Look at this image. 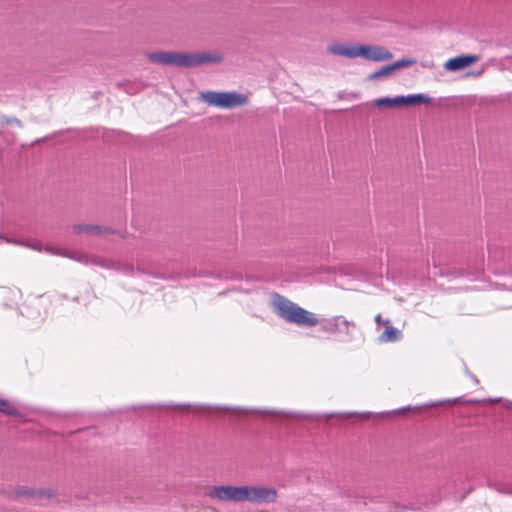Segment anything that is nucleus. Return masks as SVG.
Returning a JSON list of instances; mask_svg holds the SVG:
<instances>
[{"label":"nucleus","instance_id":"nucleus-1","mask_svg":"<svg viewBox=\"0 0 512 512\" xmlns=\"http://www.w3.org/2000/svg\"><path fill=\"white\" fill-rule=\"evenodd\" d=\"M272 307L280 318L299 327L311 328L319 323L316 314L300 307L282 295L275 294L273 296Z\"/></svg>","mask_w":512,"mask_h":512},{"label":"nucleus","instance_id":"nucleus-2","mask_svg":"<svg viewBox=\"0 0 512 512\" xmlns=\"http://www.w3.org/2000/svg\"><path fill=\"white\" fill-rule=\"evenodd\" d=\"M327 51L334 56H342L350 59L361 57L365 60L375 62L389 61L393 58V54L390 51L376 45L333 42L327 47Z\"/></svg>","mask_w":512,"mask_h":512},{"label":"nucleus","instance_id":"nucleus-3","mask_svg":"<svg viewBox=\"0 0 512 512\" xmlns=\"http://www.w3.org/2000/svg\"><path fill=\"white\" fill-rule=\"evenodd\" d=\"M199 99L209 106L224 109L243 106L248 102L246 95L237 92L203 91L200 92Z\"/></svg>","mask_w":512,"mask_h":512},{"label":"nucleus","instance_id":"nucleus-4","mask_svg":"<svg viewBox=\"0 0 512 512\" xmlns=\"http://www.w3.org/2000/svg\"><path fill=\"white\" fill-rule=\"evenodd\" d=\"M277 498V491L272 487L265 486H242V502L271 503Z\"/></svg>","mask_w":512,"mask_h":512},{"label":"nucleus","instance_id":"nucleus-5","mask_svg":"<svg viewBox=\"0 0 512 512\" xmlns=\"http://www.w3.org/2000/svg\"><path fill=\"white\" fill-rule=\"evenodd\" d=\"M355 328L356 324L353 321H349L341 315L326 320L321 327L323 332L341 335L344 340L352 338V330Z\"/></svg>","mask_w":512,"mask_h":512},{"label":"nucleus","instance_id":"nucleus-6","mask_svg":"<svg viewBox=\"0 0 512 512\" xmlns=\"http://www.w3.org/2000/svg\"><path fill=\"white\" fill-rule=\"evenodd\" d=\"M146 58L154 64L185 68V52L159 50L147 53Z\"/></svg>","mask_w":512,"mask_h":512},{"label":"nucleus","instance_id":"nucleus-7","mask_svg":"<svg viewBox=\"0 0 512 512\" xmlns=\"http://www.w3.org/2000/svg\"><path fill=\"white\" fill-rule=\"evenodd\" d=\"M185 68H192L204 64H218L223 61L219 52H185Z\"/></svg>","mask_w":512,"mask_h":512},{"label":"nucleus","instance_id":"nucleus-8","mask_svg":"<svg viewBox=\"0 0 512 512\" xmlns=\"http://www.w3.org/2000/svg\"><path fill=\"white\" fill-rule=\"evenodd\" d=\"M208 496L222 502H242V486H214L209 490Z\"/></svg>","mask_w":512,"mask_h":512},{"label":"nucleus","instance_id":"nucleus-9","mask_svg":"<svg viewBox=\"0 0 512 512\" xmlns=\"http://www.w3.org/2000/svg\"><path fill=\"white\" fill-rule=\"evenodd\" d=\"M480 60L477 54H462L454 58H450L444 62L443 67L446 71L457 72L468 68Z\"/></svg>","mask_w":512,"mask_h":512},{"label":"nucleus","instance_id":"nucleus-10","mask_svg":"<svg viewBox=\"0 0 512 512\" xmlns=\"http://www.w3.org/2000/svg\"><path fill=\"white\" fill-rule=\"evenodd\" d=\"M73 231L78 235H100L106 233H112L110 228L102 227L93 224H77L73 226Z\"/></svg>","mask_w":512,"mask_h":512},{"label":"nucleus","instance_id":"nucleus-11","mask_svg":"<svg viewBox=\"0 0 512 512\" xmlns=\"http://www.w3.org/2000/svg\"><path fill=\"white\" fill-rule=\"evenodd\" d=\"M385 329L384 331L379 335L378 340L381 343H390V342H397L402 338V332L393 327L390 324L389 320H385L383 322Z\"/></svg>","mask_w":512,"mask_h":512},{"label":"nucleus","instance_id":"nucleus-12","mask_svg":"<svg viewBox=\"0 0 512 512\" xmlns=\"http://www.w3.org/2000/svg\"><path fill=\"white\" fill-rule=\"evenodd\" d=\"M401 97V106L416 105V104H427L431 101V98L425 94H414Z\"/></svg>","mask_w":512,"mask_h":512},{"label":"nucleus","instance_id":"nucleus-13","mask_svg":"<svg viewBox=\"0 0 512 512\" xmlns=\"http://www.w3.org/2000/svg\"><path fill=\"white\" fill-rule=\"evenodd\" d=\"M374 105L377 107H385V108H393L397 106H401V97L395 98H379L374 101Z\"/></svg>","mask_w":512,"mask_h":512},{"label":"nucleus","instance_id":"nucleus-14","mask_svg":"<svg viewBox=\"0 0 512 512\" xmlns=\"http://www.w3.org/2000/svg\"><path fill=\"white\" fill-rule=\"evenodd\" d=\"M0 413L8 416H18L17 408L5 398L0 397Z\"/></svg>","mask_w":512,"mask_h":512},{"label":"nucleus","instance_id":"nucleus-15","mask_svg":"<svg viewBox=\"0 0 512 512\" xmlns=\"http://www.w3.org/2000/svg\"><path fill=\"white\" fill-rule=\"evenodd\" d=\"M16 495L17 496H24V497H43V496H48L50 497L51 495L45 491H36L32 488H29V487H20L17 489L16 491Z\"/></svg>","mask_w":512,"mask_h":512},{"label":"nucleus","instance_id":"nucleus-16","mask_svg":"<svg viewBox=\"0 0 512 512\" xmlns=\"http://www.w3.org/2000/svg\"><path fill=\"white\" fill-rule=\"evenodd\" d=\"M393 73V70L391 68L390 65L388 66H384L382 67L381 69L377 70V71H374L373 73H371L369 76H368V79L369 80H376V79H379L381 77H388L390 76L391 74Z\"/></svg>","mask_w":512,"mask_h":512},{"label":"nucleus","instance_id":"nucleus-17","mask_svg":"<svg viewBox=\"0 0 512 512\" xmlns=\"http://www.w3.org/2000/svg\"><path fill=\"white\" fill-rule=\"evenodd\" d=\"M416 63V60L413 59V58H408V59H400V60H397L395 61L394 63L390 64L393 72H395L396 70L398 69H401V68H405V67H409V66H412L413 64Z\"/></svg>","mask_w":512,"mask_h":512},{"label":"nucleus","instance_id":"nucleus-18","mask_svg":"<svg viewBox=\"0 0 512 512\" xmlns=\"http://www.w3.org/2000/svg\"><path fill=\"white\" fill-rule=\"evenodd\" d=\"M7 125H17L18 127H22V123L19 119L15 117H6L3 115H0V128H3Z\"/></svg>","mask_w":512,"mask_h":512},{"label":"nucleus","instance_id":"nucleus-19","mask_svg":"<svg viewBox=\"0 0 512 512\" xmlns=\"http://www.w3.org/2000/svg\"><path fill=\"white\" fill-rule=\"evenodd\" d=\"M21 246L28 247L30 249L36 250V251H42V244L41 242L37 240L33 241H22Z\"/></svg>","mask_w":512,"mask_h":512},{"label":"nucleus","instance_id":"nucleus-20","mask_svg":"<svg viewBox=\"0 0 512 512\" xmlns=\"http://www.w3.org/2000/svg\"><path fill=\"white\" fill-rule=\"evenodd\" d=\"M484 70L481 69V70H474V71H470L466 74L467 77H480L482 76Z\"/></svg>","mask_w":512,"mask_h":512},{"label":"nucleus","instance_id":"nucleus-21","mask_svg":"<svg viewBox=\"0 0 512 512\" xmlns=\"http://www.w3.org/2000/svg\"><path fill=\"white\" fill-rule=\"evenodd\" d=\"M0 238L3 239L7 243L16 244V245H20V246L22 244L21 240L11 239V238H7V237H3V236H0Z\"/></svg>","mask_w":512,"mask_h":512},{"label":"nucleus","instance_id":"nucleus-22","mask_svg":"<svg viewBox=\"0 0 512 512\" xmlns=\"http://www.w3.org/2000/svg\"><path fill=\"white\" fill-rule=\"evenodd\" d=\"M375 322H376L377 324H380V323L382 322V319H381V315H380V314H378V315H376V316H375Z\"/></svg>","mask_w":512,"mask_h":512}]
</instances>
